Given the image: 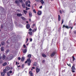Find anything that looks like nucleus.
Segmentation results:
<instances>
[{"label": "nucleus", "instance_id": "39", "mask_svg": "<svg viewBox=\"0 0 76 76\" xmlns=\"http://www.w3.org/2000/svg\"><path fill=\"white\" fill-rule=\"evenodd\" d=\"M20 59H21V58H20V57H19L18 58V60H20Z\"/></svg>", "mask_w": 76, "mask_h": 76}, {"label": "nucleus", "instance_id": "8", "mask_svg": "<svg viewBox=\"0 0 76 76\" xmlns=\"http://www.w3.org/2000/svg\"><path fill=\"white\" fill-rule=\"evenodd\" d=\"M37 27H35L34 29H33L32 31L33 32H36L37 31Z\"/></svg>", "mask_w": 76, "mask_h": 76}, {"label": "nucleus", "instance_id": "33", "mask_svg": "<svg viewBox=\"0 0 76 76\" xmlns=\"http://www.w3.org/2000/svg\"><path fill=\"white\" fill-rule=\"evenodd\" d=\"M21 19H23V20H25V18L23 17H21Z\"/></svg>", "mask_w": 76, "mask_h": 76}, {"label": "nucleus", "instance_id": "41", "mask_svg": "<svg viewBox=\"0 0 76 76\" xmlns=\"http://www.w3.org/2000/svg\"><path fill=\"white\" fill-rule=\"evenodd\" d=\"M41 0H35L37 2H39Z\"/></svg>", "mask_w": 76, "mask_h": 76}, {"label": "nucleus", "instance_id": "1", "mask_svg": "<svg viewBox=\"0 0 76 76\" xmlns=\"http://www.w3.org/2000/svg\"><path fill=\"white\" fill-rule=\"evenodd\" d=\"M31 54H29L27 56L28 57V58L27 59V60L25 62V63H27L28 66H30V64L31 63V61L30 60V58H31Z\"/></svg>", "mask_w": 76, "mask_h": 76}, {"label": "nucleus", "instance_id": "37", "mask_svg": "<svg viewBox=\"0 0 76 76\" xmlns=\"http://www.w3.org/2000/svg\"><path fill=\"white\" fill-rule=\"evenodd\" d=\"M10 58H12V57H13V55H10Z\"/></svg>", "mask_w": 76, "mask_h": 76}, {"label": "nucleus", "instance_id": "29", "mask_svg": "<svg viewBox=\"0 0 76 76\" xmlns=\"http://www.w3.org/2000/svg\"><path fill=\"white\" fill-rule=\"evenodd\" d=\"M23 11L25 15H26L27 13V11H26L25 10H24Z\"/></svg>", "mask_w": 76, "mask_h": 76}, {"label": "nucleus", "instance_id": "27", "mask_svg": "<svg viewBox=\"0 0 76 76\" xmlns=\"http://www.w3.org/2000/svg\"><path fill=\"white\" fill-rule=\"evenodd\" d=\"M4 44H5V43H4V42H2L1 43V45H4Z\"/></svg>", "mask_w": 76, "mask_h": 76}, {"label": "nucleus", "instance_id": "26", "mask_svg": "<svg viewBox=\"0 0 76 76\" xmlns=\"http://www.w3.org/2000/svg\"><path fill=\"white\" fill-rule=\"evenodd\" d=\"M6 71H7V70H6V69H4L3 70V72L4 73H6Z\"/></svg>", "mask_w": 76, "mask_h": 76}, {"label": "nucleus", "instance_id": "15", "mask_svg": "<svg viewBox=\"0 0 76 76\" xmlns=\"http://www.w3.org/2000/svg\"><path fill=\"white\" fill-rule=\"evenodd\" d=\"M67 28V29H68L69 27H68V26H66L65 25H64L63 26V28Z\"/></svg>", "mask_w": 76, "mask_h": 76}, {"label": "nucleus", "instance_id": "21", "mask_svg": "<svg viewBox=\"0 0 76 76\" xmlns=\"http://www.w3.org/2000/svg\"><path fill=\"white\" fill-rule=\"evenodd\" d=\"M32 28H36V26H35V24H34L32 27Z\"/></svg>", "mask_w": 76, "mask_h": 76}, {"label": "nucleus", "instance_id": "28", "mask_svg": "<svg viewBox=\"0 0 76 76\" xmlns=\"http://www.w3.org/2000/svg\"><path fill=\"white\" fill-rule=\"evenodd\" d=\"M28 34H29L30 35H32V32L31 31H30L28 32Z\"/></svg>", "mask_w": 76, "mask_h": 76}, {"label": "nucleus", "instance_id": "6", "mask_svg": "<svg viewBox=\"0 0 76 76\" xmlns=\"http://www.w3.org/2000/svg\"><path fill=\"white\" fill-rule=\"evenodd\" d=\"M5 69L7 71H8L9 70V69H10V67L9 66H7L6 67Z\"/></svg>", "mask_w": 76, "mask_h": 76}, {"label": "nucleus", "instance_id": "10", "mask_svg": "<svg viewBox=\"0 0 76 76\" xmlns=\"http://www.w3.org/2000/svg\"><path fill=\"white\" fill-rule=\"evenodd\" d=\"M22 6L23 7V8H25V4L24 3H22Z\"/></svg>", "mask_w": 76, "mask_h": 76}, {"label": "nucleus", "instance_id": "44", "mask_svg": "<svg viewBox=\"0 0 76 76\" xmlns=\"http://www.w3.org/2000/svg\"><path fill=\"white\" fill-rule=\"evenodd\" d=\"M30 42H32V39H30Z\"/></svg>", "mask_w": 76, "mask_h": 76}, {"label": "nucleus", "instance_id": "51", "mask_svg": "<svg viewBox=\"0 0 76 76\" xmlns=\"http://www.w3.org/2000/svg\"><path fill=\"white\" fill-rule=\"evenodd\" d=\"M60 13H61H61H62V12H61V11L60 10Z\"/></svg>", "mask_w": 76, "mask_h": 76}, {"label": "nucleus", "instance_id": "64", "mask_svg": "<svg viewBox=\"0 0 76 76\" xmlns=\"http://www.w3.org/2000/svg\"><path fill=\"white\" fill-rule=\"evenodd\" d=\"M1 47V44H0V47Z\"/></svg>", "mask_w": 76, "mask_h": 76}, {"label": "nucleus", "instance_id": "22", "mask_svg": "<svg viewBox=\"0 0 76 76\" xmlns=\"http://www.w3.org/2000/svg\"><path fill=\"white\" fill-rule=\"evenodd\" d=\"M26 49H25L23 51V53H26Z\"/></svg>", "mask_w": 76, "mask_h": 76}, {"label": "nucleus", "instance_id": "17", "mask_svg": "<svg viewBox=\"0 0 76 76\" xmlns=\"http://www.w3.org/2000/svg\"><path fill=\"white\" fill-rule=\"evenodd\" d=\"M1 75L2 76H4L5 75V73H4L3 72H2L1 73Z\"/></svg>", "mask_w": 76, "mask_h": 76}, {"label": "nucleus", "instance_id": "35", "mask_svg": "<svg viewBox=\"0 0 76 76\" xmlns=\"http://www.w3.org/2000/svg\"><path fill=\"white\" fill-rule=\"evenodd\" d=\"M63 22H64V20H63V19H62V23H61V24H63Z\"/></svg>", "mask_w": 76, "mask_h": 76}, {"label": "nucleus", "instance_id": "3", "mask_svg": "<svg viewBox=\"0 0 76 76\" xmlns=\"http://www.w3.org/2000/svg\"><path fill=\"white\" fill-rule=\"evenodd\" d=\"M26 28L27 29H29V28H30V25L29 24H27L26 25Z\"/></svg>", "mask_w": 76, "mask_h": 76}, {"label": "nucleus", "instance_id": "56", "mask_svg": "<svg viewBox=\"0 0 76 76\" xmlns=\"http://www.w3.org/2000/svg\"><path fill=\"white\" fill-rule=\"evenodd\" d=\"M17 64H18V62L17 61L16 62V65H17Z\"/></svg>", "mask_w": 76, "mask_h": 76}, {"label": "nucleus", "instance_id": "34", "mask_svg": "<svg viewBox=\"0 0 76 76\" xmlns=\"http://www.w3.org/2000/svg\"><path fill=\"white\" fill-rule=\"evenodd\" d=\"M7 75L8 76H10V73L9 72L7 73Z\"/></svg>", "mask_w": 76, "mask_h": 76}, {"label": "nucleus", "instance_id": "31", "mask_svg": "<svg viewBox=\"0 0 76 76\" xmlns=\"http://www.w3.org/2000/svg\"><path fill=\"white\" fill-rule=\"evenodd\" d=\"M3 25L1 24V28L3 29Z\"/></svg>", "mask_w": 76, "mask_h": 76}, {"label": "nucleus", "instance_id": "23", "mask_svg": "<svg viewBox=\"0 0 76 76\" xmlns=\"http://www.w3.org/2000/svg\"><path fill=\"white\" fill-rule=\"evenodd\" d=\"M1 51H3L4 50V48H3V47H1Z\"/></svg>", "mask_w": 76, "mask_h": 76}, {"label": "nucleus", "instance_id": "25", "mask_svg": "<svg viewBox=\"0 0 76 76\" xmlns=\"http://www.w3.org/2000/svg\"><path fill=\"white\" fill-rule=\"evenodd\" d=\"M42 56L43 57H46V55H45L43 53L42 54Z\"/></svg>", "mask_w": 76, "mask_h": 76}, {"label": "nucleus", "instance_id": "54", "mask_svg": "<svg viewBox=\"0 0 76 76\" xmlns=\"http://www.w3.org/2000/svg\"><path fill=\"white\" fill-rule=\"evenodd\" d=\"M20 67V65H19L18 66V67Z\"/></svg>", "mask_w": 76, "mask_h": 76}, {"label": "nucleus", "instance_id": "42", "mask_svg": "<svg viewBox=\"0 0 76 76\" xmlns=\"http://www.w3.org/2000/svg\"><path fill=\"white\" fill-rule=\"evenodd\" d=\"M26 45H23L24 48H26Z\"/></svg>", "mask_w": 76, "mask_h": 76}, {"label": "nucleus", "instance_id": "59", "mask_svg": "<svg viewBox=\"0 0 76 76\" xmlns=\"http://www.w3.org/2000/svg\"><path fill=\"white\" fill-rule=\"evenodd\" d=\"M26 23H28V21H26Z\"/></svg>", "mask_w": 76, "mask_h": 76}, {"label": "nucleus", "instance_id": "30", "mask_svg": "<svg viewBox=\"0 0 76 76\" xmlns=\"http://www.w3.org/2000/svg\"><path fill=\"white\" fill-rule=\"evenodd\" d=\"M29 3V2L28 1H26V6H27V5H28V3Z\"/></svg>", "mask_w": 76, "mask_h": 76}, {"label": "nucleus", "instance_id": "60", "mask_svg": "<svg viewBox=\"0 0 76 76\" xmlns=\"http://www.w3.org/2000/svg\"><path fill=\"white\" fill-rule=\"evenodd\" d=\"M71 29H73V27H71Z\"/></svg>", "mask_w": 76, "mask_h": 76}, {"label": "nucleus", "instance_id": "7", "mask_svg": "<svg viewBox=\"0 0 76 76\" xmlns=\"http://www.w3.org/2000/svg\"><path fill=\"white\" fill-rule=\"evenodd\" d=\"M74 65H75L73 64V66L72 67V70H75V67L74 66Z\"/></svg>", "mask_w": 76, "mask_h": 76}, {"label": "nucleus", "instance_id": "53", "mask_svg": "<svg viewBox=\"0 0 76 76\" xmlns=\"http://www.w3.org/2000/svg\"><path fill=\"white\" fill-rule=\"evenodd\" d=\"M29 21L30 22H31V19H29Z\"/></svg>", "mask_w": 76, "mask_h": 76}, {"label": "nucleus", "instance_id": "45", "mask_svg": "<svg viewBox=\"0 0 76 76\" xmlns=\"http://www.w3.org/2000/svg\"><path fill=\"white\" fill-rule=\"evenodd\" d=\"M28 7H31V6H30V4H28L27 5Z\"/></svg>", "mask_w": 76, "mask_h": 76}, {"label": "nucleus", "instance_id": "62", "mask_svg": "<svg viewBox=\"0 0 76 76\" xmlns=\"http://www.w3.org/2000/svg\"><path fill=\"white\" fill-rule=\"evenodd\" d=\"M28 10H29V9H30V8H28Z\"/></svg>", "mask_w": 76, "mask_h": 76}, {"label": "nucleus", "instance_id": "47", "mask_svg": "<svg viewBox=\"0 0 76 76\" xmlns=\"http://www.w3.org/2000/svg\"><path fill=\"white\" fill-rule=\"evenodd\" d=\"M28 39L27 38V40H26V43H27V42H28Z\"/></svg>", "mask_w": 76, "mask_h": 76}, {"label": "nucleus", "instance_id": "18", "mask_svg": "<svg viewBox=\"0 0 76 76\" xmlns=\"http://www.w3.org/2000/svg\"><path fill=\"white\" fill-rule=\"evenodd\" d=\"M24 60H25V58L22 57L21 59V61H24Z\"/></svg>", "mask_w": 76, "mask_h": 76}, {"label": "nucleus", "instance_id": "43", "mask_svg": "<svg viewBox=\"0 0 76 76\" xmlns=\"http://www.w3.org/2000/svg\"><path fill=\"white\" fill-rule=\"evenodd\" d=\"M67 65L68 66H70V67L71 66H70V64H67Z\"/></svg>", "mask_w": 76, "mask_h": 76}, {"label": "nucleus", "instance_id": "19", "mask_svg": "<svg viewBox=\"0 0 76 76\" xmlns=\"http://www.w3.org/2000/svg\"><path fill=\"white\" fill-rule=\"evenodd\" d=\"M40 1L42 4H44V1L43 0H41Z\"/></svg>", "mask_w": 76, "mask_h": 76}, {"label": "nucleus", "instance_id": "58", "mask_svg": "<svg viewBox=\"0 0 76 76\" xmlns=\"http://www.w3.org/2000/svg\"><path fill=\"white\" fill-rule=\"evenodd\" d=\"M72 72H75V71H74V70H72Z\"/></svg>", "mask_w": 76, "mask_h": 76}, {"label": "nucleus", "instance_id": "13", "mask_svg": "<svg viewBox=\"0 0 76 76\" xmlns=\"http://www.w3.org/2000/svg\"><path fill=\"white\" fill-rule=\"evenodd\" d=\"M29 74H30L31 76H33V73L32 72V71H30L29 72Z\"/></svg>", "mask_w": 76, "mask_h": 76}, {"label": "nucleus", "instance_id": "40", "mask_svg": "<svg viewBox=\"0 0 76 76\" xmlns=\"http://www.w3.org/2000/svg\"><path fill=\"white\" fill-rule=\"evenodd\" d=\"M9 73L11 74L12 73V71H9Z\"/></svg>", "mask_w": 76, "mask_h": 76}, {"label": "nucleus", "instance_id": "24", "mask_svg": "<svg viewBox=\"0 0 76 76\" xmlns=\"http://www.w3.org/2000/svg\"><path fill=\"white\" fill-rule=\"evenodd\" d=\"M7 65V63L5 62L3 64V66H6Z\"/></svg>", "mask_w": 76, "mask_h": 76}, {"label": "nucleus", "instance_id": "52", "mask_svg": "<svg viewBox=\"0 0 76 76\" xmlns=\"http://www.w3.org/2000/svg\"><path fill=\"white\" fill-rule=\"evenodd\" d=\"M42 63H45V60H43Z\"/></svg>", "mask_w": 76, "mask_h": 76}, {"label": "nucleus", "instance_id": "48", "mask_svg": "<svg viewBox=\"0 0 76 76\" xmlns=\"http://www.w3.org/2000/svg\"><path fill=\"white\" fill-rule=\"evenodd\" d=\"M75 58H73V61H75Z\"/></svg>", "mask_w": 76, "mask_h": 76}, {"label": "nucleus", "instance_id": "32", "mask_svg": "<svg viewBox=\"0 0 76 76\" xmlns=\"http://www.w3.org/2000/svg\"><path fill=\"white\" fill-rule=\"evenodd\" d=\"M19 1L20 2V3H23V1H22V0H19Z\"/></svg>", "mask_w": 76, "mask_h": 76}, {"label": "nucleus", "instance_id": "57", "mask_svg": "<svg viewBox=\"0 0 76 76\" xmlns=\"http://www.w3.org/2000/svg\"><path fill=\"white\" fill-rule=\"evenodd\" d=\"M32 69H35V67H32Z\"/></svg>", "mask_w": 76, "mask_h": 76}, {"label": "nucleus", "instance_id": "50", "mask_svg": "<svg viewBox=\"0 0 76 76\" xmlns=\"http://www.w3.org/2000/svg\"><path fill=\"white\" fill-rule=\"evenodd\" d=\"M42 6H41L39 7V8H40V9H42Z\"/></svg>", "mask_w": 76, "mask_h": 76}, {"label": "nucleus", "instance_id": "61", "mask_svg": "<svg viewBox=\"0 0 76 76\" xmlns=\"http://www.w3.org/2000/svg\"><path fill=\"white\" fill-rule=\"evenodd\" d=\"M72 58H75V57L73 56H72Z\"/></svg>", "mask_w": 76, "mask_h": 76}, {"label": "nucleus", "instance_id": "20", "mask_svg": "<svg viewBox=\"0 0 76 76\" xmlns=\"http://www.w3.org/2000/svg\"><path fill=\"white\" fill-rule=\"evenodd\" d=\"M37 66V63L36 62H35L33 65V66Z\"/></svg>", "mask_w": 76, "mask_h": 76}, {"label": "nucleus", "instance_id": "16", "mask_svg": "<svg viewBox=\"0 0 76 76\" xmlns=\"http://www.w3.org/2000/svg\"><path fill=\"white\" fill-rule=\"evenodd\" d=\"M60 20H61L60 16V15H58V21H60Z\"/></svg>", "mask_w": 76, "mask_h": 76}, {"label": "nucleus", "instance_id": "49", "mask_svg": "<svg viewBox=\"0 0 76 76\" xmlns=\"http://www.w3.org/2000/svg\"><path fill=\"white\" fill-rule=\"evenodd\" d=\"M29 31H32V29L31 28H30L29 29Z\"/></svg>", "mask_w": 76, "mask_h": 76}, {"label": "nucleus", "instance_id": "36", "mask_svg": "<svg viewBox=\"0 0 76 76\" xmlns=\"http://www.w3.org/2000/svg\"><path fill=\"white\" fill-rule=\"evenodd\" d=\"M33 11L34 12V13H36V11H35V10H33Z\"/></svg>", "mask_w": 76, "mask_h": 76}, {"label": "nucleus", "instance_id": "46", "mask_svg": "<svg viewBox=\"0 0 76 76\" xmlns=\"http://www.w3.org/2000/svg\"><path fill=\"white\" fill-rule=\"evenodd\" d=\"M73 32H74V34H76V31H74Z\"/></svg>", "mask_w": 76, "mask_h": 76}, {"label": "nucleus", "instance_id": "38", "mask_svg": "<svg viewBox=\"0 0 76 76\" xmlns=\"http://www.w3.org/2000/svg\"><path fill=\"white\" fill-rule=\"evenodd\" d=\"M24 67V64H23L22 65V68H23Z\"/></svg>", "mask_w": 76, "mask_h": 76}, {"label": "nucleus", "instance_id": "5", "mask_svg": "<svg viewBox=\"0 0 76 76\" xmlns=\"http://www.w3.org/2000/svg\"><path fill=\"white\" fill-rule=\"evenodd\" d=\"M15 3H16V4H17V5H19V1L18 0L15 1Z\"/></svg>", "mask_w": 76, "mask_h": 76}, {"label": "nucleus", "instance_id": "12", "mask_svg": "<svg viewBox=\"0 0 76 76\" xmlns=\"http://www.w3.org/2000/svg\"><path fill=\"white\" fill-rule=\"evenodd\" d=\"M29 17H32V13L31 12H29Z\"/></svg>", "mask_w": 76, "mask_h": 76}, {"label": "nucleus", "instance_id": "55", "mask_svg": "<svg viewBox=\"0 0 76 76\" xmlns=\"http://www.w3.org/2000/svg\"><path fill=\"white\" fill-rule=\"evenodd\" d=\"M26 10H28V8L27 7H26Z\"/></svg>", "mask_w": 76, "mask_h": 76}, {"label": "nucleus", "instance_id": "2", "mask_svg": "<svg viewBox=\"0 0 76 76\" xmlns=\"http://www.w3.org/2000/svg\"><path fill=\"white\" fill-rule=\"evenodd\" d=\"M56 54V52H52V53L50 55L51 57H53L55 55V54Z\"/></svg>", "mask_w": 76, "mask_h": 76}, {"label": "nucleus", "instance_id": "11", "mask_svg": "<svg viewBox=\"0 0 76 76\" xmlns=\"http://www.w3.org/2000/svg\"><path fill=\"white\" fill-rule=\"evenodd\" d=\"M41 11H38L37 12V14L38 15H41Z\"/></svg>", "mask_w": 76, "mask_h": 76}, {"label": "nucleus", "instance_id": "14", "mask_svg": "<svg viewBox=\"0 0 76 76\" xmlns=\"http://www.w3.org/2000/svg\"><path fill=\"white\" fill-rule=\"evenodd\" d=\"M5 58H6V56L4 55H3L2 57V58L3 60H4Z\"/></svg>", "mask_w": 76, "mask_h": 76}, {"label": "nucleus", "instance_id": "4", "mask_svg": "<svg viewBox=\"0 0 76 76\" xmlns=\"http://www.w3.org/2000/svg\"><path fill=\"white\" fill-rule=\"evenodd\" d=\"M40 70V69L38 68V67H36V72L37 73H38V72H39V70Z\"/></svg>", "mask_w": 76, "mask_h": 76}, {"label": "nucleus", "instance_id": "9", "mask_svg": "<svg viewBox=\"0 0 76 76\" xmlns=\"http://www.w3.org/2000/svg\"><path fill=\"white\" fill-rule=\"evenodd\" d=\"M17 16L18 17H20V16H22V14L18 13L17 14Z\"/></svg>", "mask_w": 76, "mask_h": 76}, {"label": "nucleus", "instance_id": "63", "mask_svg": "<svg viewBox=\"0 0 76 76\" xmlns=\"http://www.w3.org/2000/svg\"><path fill=\"white\" fill-rule=\"evenodd\" d=\"M29 44H27V45H28Z\"/></svg>", "mask_w": 76, "mask_h": 76}]
</instances>
